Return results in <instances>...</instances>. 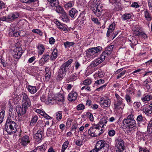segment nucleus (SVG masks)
<instances>
[{"label":"nucleus","instance_id":"nucleus-1","mask_svg":"<svg viewBox=\"0 0 152 152\" xmlns=\"http://www.w3.org/2000/svg\"><path fill=\"white\" fill-rule=\"evenodd\" d=\"M4 130L8 134L11 135L15 134L17 130L16 123L8 118L5 125Z\"/></svg>","mask_w":152,"mask_h":152},{"label":"nucleus","instance_id":"nucleus-2","mask_svg":"<svg viewBox=\"0 0 152 152\" xmlns=\"http://www.w3.org/2000/svg\"><path fill=\"white\" fill-rule=\"evenodd\" d=\"M101 126L97 124L94 125L88 130V134L93 137L99 136L103 133Z\"/></svg>","mask_w":152,"mask_h":152},{"label":"nucleus","instance_id":"nucleus-3","mask_svg":"<svg viewBox=\"0 0 152 152\" xmlns=\"http://www.w3.org/2000/svg\"><path fill=\"white\" fill-rule=\"evenodd\" d=\"M73 59H71L67 61L63 64L59 69L58 77L62 79L66 75V72L69 69L68 66L73 61Z\"/></svg>","mask_w":152,"mask_h":152},{"label":"nucleus","instance_id":"nucleus-4","mask_svg":"<svg viewBox=\"0 0 152 152\" xmlns=\"http://www.w3.org/2000/svg\"><path fill=\"white\" fill-rule=\"evenodd\" d=\"M123 124L127 128L126 132L128 134H131L132 131H135L136 129V124L135 120L123 121Z\"/></svg>","mask_w":152,"mask_h":152},{"label":"nucleus","instance_id":"nucleus-5","mask_svg":"<svg viewBox=\"0 0 152 152\" xmlns=\"http://www.w3.org/2000/svg\"><path fill=\"white\" fill-rule=\"evenodd\" d=\"M97 1V0H94V4H92L91 8L93 12L96 16L99 17L102 15L103 10L100 5V3L96 2Z\"/></svg>","mask_w":152,"mask_h":152},{"label":"nucleus","instance_id":"nucleus-6","mask_svg":"<svg viewBox=\"0 0 152 152\" xmlns=\"http://www.w3.org/2000/svg\"><path fill=\"white\" fill-rule=\"evenodd\" d=\"M23 33H24L23 31H21L19 32L16 29L15 27L14 26H11L9 30V34L10 37H17L19 36L27 37L28 35L26 33H25L24 35H23L22 34Z\"/></svg>","mask_w":152,"mask_h":152},{"label":"nucleus","instance_id":"nucleus-7","mask_svg":"<svg viewBox=\"0 0 152 152\" xmlns=\"http://www.w3.org/2000/svg\"><path fill=\"white\" fill-rule=\"evenodd\" d=\"M105 58L109 59V58L106 56V54L102 52L99 57L92 62L90 66L92 67L97 66L103 61Z\"/></svg>","mask_w":152,"mask_h":152},{"label":"nucleus","instance_id":"nucleus-8","mask_svg":"<svg viewBox=\"0 0 152 152\" xmlns=\"http://www.w3.org/2000/svg\"><path fill=\"white\" fill-rule=\"evenodd\" d=\"M102 49V47L100 46L90 48L88 50V52H86V55L87 57H89L90 56L96 54L100 53Z\"/></svg>","mask_w":152,"mask_h":152},{"label":"nucleus","instance_id":"nucleus-9","mask_svg":"<svg viewBox=\"0 0 152 152\" xmlns=\"http://www.w3.org/2000/svg\"><path fill=\"white\" fill-rule=\"evenodd\" d=\"M106 145L105 142L104 140H100L96 143L95 148L89 152H98Z\"/></svg>","mask_w":152,"mask_h":152},{"label":"nucleus","instance_id":"nucleus-10","mask_svg":"<svg viewBox=\"0 0 152 152\" xmlns=\"http://www.w3.org/2000/svg\"><path fill=\"white\" fill-rule=\"evenodd\" d=\"M22 106L28 109L31 105V101L28 95L25 93L22 94Z\"/></svg>","mask_w":152,"mask_h":152},{"label":"nucleus","instance_id":"nucleus-11","mask_svg":"<svg viewBox=\"0 0 152 152\" xmlns=\"http://www.w3.org/2000/svg\"><path fill=\"white\" fill-rule=\"evenodd\" d=\"M44 129L43 128L40 129L38 130L37 133L34 135V137L37 142H40L44 136Z\"/></svg>","mask_w":152,"mask_h":152},{"label":"nucleus","instance_id":"nucleus-12","mask_svg":"<svg viewBox=\"0 0 152 152\" xmlns=\"http://www.w3.org/2000/svg\"><path fill=\"white\" fill-rule=\"evenodd\" d=\"M99 103L102 107L105 108L110 106L111 101L110 99H109L102 98L99 101Z\"/></svg>","mask_w":152,"mask_h":152},{"label":"nucleus","instance_id":"nucleus-13","mask_svg":"<svg viewBox=\"0 0 152 152\" xmlns=\"http://www.w3.org/2000/svg\"><path fill=\"white\" fill-rule=\"evenodd\" d=\"M23 53L22 49L20 47H17L14 50L12 55L13 57L17 59H19Z\"/></svg>","mask_w":152,"mask_h":152},{"label":"nucleus","instance_id":"nucleus-14","mask_svg":"<svg viewBox=\"0 0 152 152\" xmlns=\"http://www.w3.org/2000/svg\"><path fill=\"white\" fill-rule=\"evenodd\" d=\"M115 147L116 148H124V141L120 137L116 138L115 140Z\"/></svg>","mask_w":152,"mask_h":152},{"label":"nucleus","instance_id":"nucleus-15","mask_svg":"<svg viewBox=\"0 0 152 152\" xmlns=\"http://www.w3.org/2000/svg\"><path fill=\"white\" fill-rule=\"evenodd\" d=\"M50 58L48 54L46 53L42 56V58L39 60V63L41 65H42L48 62Z\"/></svg>","mask_w":152,"mask_h":152},{"label":"nucleus","instance_id":"nucleus-16","mask_svg":"<svg viewBox=\"0 0 152 152\" xmlns=\"http://www.w3.org/2000/svg\"><path fill=\"white\" fill-rule=\"evenodd\" d=\"M56 102L58 104L63 102L64 101V97L62 94L59 93L57 94L55 96Z\"/></svg>","mask_w":152,"mask_h":152},{"label":"nucleus","instance_id":"nucleus-17","mask_svg":"<svg viewBox=\"0 0 152 152\" xmlns=\"http://www.w3.org/2000/svg\"><path fill=\"white\" fill-rule=\"evenodd\" d=\"M125 106V104L123 103V101H115L114 106L115 109L119 110L123 109Z\"/></svg>","mask_w":152,"mask_h":152},{"label":"nucleus","instance_id":"nucleus-18","mask_svg":"<svg viewBox=\"0 0 152 152\" xmlns=\"http://www.w3.org/2000/svg\"><path fill=\"white\" fill-rule=\"evenodd\" d=\"M28 109L26 107H24L22 106V107L20 106L17 107L16 108V110L17 113L18 114L19 118H20V115L21 116L22 115L24 114Z\"/></svg>","mask_w":152,"mask_h":152},{"label":"nucleus","instance_id":"nucleus-19","mask_svg":"<svg viewBox=\"0 0 152 152\" xmlns=\"http://www.w3.org/2000/svg\"><path fill=\"white\" fill-rule=\"evenodd\" d=\"M114 46L113 45H110L106 48L105 50L103 52L104 54H106V56L109 57V58H110V56L112 52V50Z\"/></svg>","mask_w":152,"mask_h":152},{"label":"nucleus","instance_id":"nucleus-20","mask_svg":"<svg viewBox=\"0 0 152 152\" xmlns=\"http://www.w3.org/2000/svg\"><path fill=\"white\" fill-rule=\"evenodd\" d=\"M77 94L75 92L72 91L68 96V99L70 101H75L77 99Z\"/></svg>","mask_w":152,"mask_h":152},{"label":"nucleus","instance_id":"nucleus-21","mask_svg":"<svg viewBox=\"0 0 152 152\" xmlns=\"http://www.w3.org/2000/svg\"><path fill=\"white\" fill-rule=\"evenodd\" d=\"M29 137L27 135H25L21 139L20 144L23 146L26 145L29 142L28 140Z\"/></svg>","mask_w":152,"mask_h":152},{"label":"nucleus","instance_id":"nucleus-22","mask_svg":"<svg viewBox=\"0 0 152 152\" xmlns=\"http://www.w3.org/2000/svg\"><path fill=\"white\" fill-rule=\"evenodd\" d=\"M37 48L38 52L39 55H41L43 53L45 48L44 46L42 44L38 43L37 45Z\"/></svg>","mask_w":152,"mask_h":152},{"label":"nucleus","instance_id":"nucleus-23","mask_svg":"<svg viewBox=\"0 0 152 152\" xmlns=\"http://www.w3.org/2000/svg\"><path fill=\"white\" fill-rule=\"evenodd\" d=\"M27 88L28 91L32 94H35L37 91L36 87L35 86L29 85Z\"/></svg>","mask_w":152,"mask_h":152},{"label":"nucleus","instance_id":"nucleus-24","mask_svg":"<svg viewBox=\"0 0 152 152\" xmlns=\"http://www.w3.org/2000/svg\"><path fill=\"white\" fill-rule=\"evenodd\" d=\"M115 23H112L110 24L108 29V31L107 33V36L109 37L111 33H112L115 28Z\"/></svg>","mask_w":152,"mask_h":152},{"label":"nucleus","instance_id":"nucleus-25","mask_svg":"<svg viewBox=\"0 0 152 152\" xmlns=\"http://www.w3.org/2000/svg\"><path fill=\"white\" fill-rule=\"evenodd\" d=\"M46 144H44L41 146L37 147L35 149V150H37L38 151H40L41 152H44L46 149Z\"/></svg>","mask_w":152,"mask_h":152},{"label":"nucleus","instance_id":"nucleus-26","mask_svg":"<svg viewBox=\"0 0 152 152\" xmlns=\"http://www.w3.org/2000/svg\"><path fill=\"white\" fill-rule=\"evenodd\" d=\"M145 17L146 20L148 21H150L152 20V18L150 14L147 10H145L144 12Z\"/></svg>","mask_w":152,"mask_h":152},{"label":"nucleus","instance_id":"nucleus-27","mask_svg":"<svg viewBox=\"0 0 152 152\" xmlns=\"http://www.w3.org/2000/svg\"><path fill=\"white\" fill-rule=\"evenodd\" d=\"M107 118L105 117L102 118L99 124H97L101 126V127L102 128V127H103L104 125L107 123Z\"/></svg>","mask_w":152,"mask_h":152},{"label":"nucleus","instance_id":"nucleus-28","mask_svg":"<svg viewBox=\"0 0 152 152\" xmlns=\"http://www.w3.org/2000/svg\"><path fill=\"white\" fill-rule=\"evenodd\" d=\"M104 76L103 72H102L101 70H99L97 72H96L94 75V78L96 79L99 77L101 78Z\"/></svg>","mask_w":152,"mask_h":152},{"label":"nucleus","instance_id":"nucleus-29","mask_svg":"<svg viewBox=\"0 0 152 152\" xmlns=\"http://www.w3.org/2000/svg\"><path fill=\"white\" fill-rule=\"evenodd\" d=\"M92 83L91 79L88 77L83 81V83L81 84V86H82L83 85L88 86L91 84Z\"/></svg>","mask_w":152,"mask_h":152},{"label":"nucleus","instance_id":"nucleus-30","mask_svg":"<svg viewBox=\"0 0 152 152\" xmlns=\"http://www.w3.org/2000/svg\"><path fill=\"white\" fill-rule=\"evenodd\" d=\"M47 1L52 7H55L59 4L58 0H47Z\"/></svg>","mask_w":152,"mask_h":152},{"label":"nucleus","instance_id":"nucleus-31","mask_svg":"<svg viewBox=\"0 0 152 152\" xmlns=\"http://www.w3.org/2000/svg\"><path fill=\"white\" fill-rule=\"evenodd\" d=\"M132 15V13H126L122 15V19L124 20L129 19L131 18Z\"/></svg>","mask_w":152,"mask_h":152},{"label":"nucleus","instance_id":"nucleus-32","mask_svg":"<svg viewBox=\"0 0 152 152\" xmlns=\"http://www.w3.org/2000/svg\"><path fill=\"white\" fill-rule=\"evenodd\" d=\"M58 51L56 48L54 49L53 52L52 53L50 59L51 60H53L56 59L57 56Z\"/></svg>","mask_w":152,"mask_h":152},{"label":"nucleus","instance_id":"nucleus-33","mask_svg":"<svg viewBox=\"0 0 152 152\" xmlns=\"http://www.w3.org/2000/svg\"><path fill=\"white\" fill-rule=\"evenodd\" d=\"M77 11L75 8H72L69 11V15L72 18H73L76 15Z\"/></svg>","mask_w":152,"mask_h":152},{"label":"nucleus","instance_id":"nucleus-34","mask_svg":"<svg viewBox=\"0 0 152 152\" xmlns=\"http://www.w3.org/2000/svg\"><path fill=\"white\" fill-rule=\"evenodd\" d=\"M55 7H56V10L58 13H60L62 14L65 12L62 7L59 5H57Z\"/></svg>","mask_w":152,"mask_h":152},{"label":"nucleus","instance_id":"nucleus-35","mask_svg":"<svg viewBox=\"0 0 152 152\" xmlns=\"http://www.w3.org/2000/svg\"><path fill=\"white\" fill-rule=\"evenodd\" d=\"M141 110L147 115H149L152 113V110L149 107H144Z\"/></svg>","mask_w":152,"mask_h":152},{"label":"nucleus","instance_id":"nucleus-36","mask_svg":"<svg viewBox=\"0 0 152 152\" xmlns=\"http://www.w3.org/2000/svg\"><path fill=\"white\" fill-rule=\"evenodd\" d=\"M45 80H46L48 81L49 80L51 77L50 73L49 72V70L48 68L45 69Z\"/></svg>","mask_w":152,"mask_h":152},{"label":"nucleus","instance_id":"nucleus-37","mask_svg":"<svg viewBox=\"0 0 152 152\" xmlns=\"http://www.w3.org/2000/svg\"><path fill=\"white\" fill-rule=\"evenodd\" d=\"M38 118L37 116L35 115L31 119L30 123V125L31 126H34L35 124L36 123Z\"/></svg>","mask_w":152,"mask_h":152},{"label":"nucleus","instance_id":"nucleus-38","mask_svg":"<svg viewBox=\"0 0 152 152\" xmlns=\"http://www.w3.org/2000/svg\"><path fill=\"white\" fill-rule=\"evenodd\" d=\"M69 142L68 141H66L63 144L62 147V149L61 152H64L66 149L68 147L69 145Z\"/></svg>","mask_w":152,"mask_h":152},{"label":"nucleus","instance_id":"nucleus-39","mask_svg":"<svg viewBox=\"0 0 152 152\" xmlns=\"http://www.w3.org/2000/svg\"><path fill=\"white\" fill-rule=\"evenodd\" d=\"M75 44V43L74 42L66 41L64 42V45L66 48L72 46Z\"/></svg>","mask_w":152,"mask_h":152},{"label":"nucleus","instance_id":"nucleus-40","mask_svg":"<svg viewBox=\"0 0 152 152\" xmlns=\"http://www.w3.org/2000/svg\"><path fill=\"white\" fill-rule=\"evenodd\" d=\"M48 102L50 103L51 104H53L56 102L55 99H54L52 96L49 94L48 95Z\"/></svg>","mask_w":152,"mask_h":152},{"label":"nucleus","instance_id":"nucleus-41","mask_svg":"<svg viewBox=\"0 0 152 152\" xmlns=\"http://www.w3.org/2000/svg\"><path fill=\"white\" fill-rule=\"evenodd\" d=\"M61 18L63 20L64 22H67L69 20L68 16L66 12L62 14Z\"/></svg>","mask_w":152,"mask_h":152},{"label":"nucleus","instance_id":"nucleus-42","mask_svg":"<svg viewBox=\"0 0 152 152\" xmlns=\"http://www.w3.org/2000/svg\"><path fill=\"white\" fill-rule=\"evenodd\" d=\"M62 118V113L61 111H59L56 113V119L58 120H61Z\"/></svg>","mask_w":152,"mask_h":152},{"label":"nucleus","instance_id":"nucleus-43","mask_svg":"<svg viewBox=\"0 0 152 152\" xmlns=\"http://www.w3.org/2000/svg\"><path fill=\"white\" fill-rule=\"evenodd\" d=\"M149 81L147 79H146L145 81V86L146 88L148 89H150L151 88V86L152 84V83L151 82H149Z\"/></svg>","mask_w":152,"mask_h":152},{"label":"nucleus","instance_id":"nucleus-44","mask_svg":"<svg viewBox=\"0 0 152 152\" xmlns=\"http://www.w3.org/2000/svg\"><path fill=\"white\" fill-rule=\"evenodd\" d=\"M125 99L126 100V102L128 104L131 103L132 100L130 95L126 94L125 96Z\"/></svg>","mask_w":152,"mask_h":152},{"label":"nucleus","instance_id":"nucleus-45","mask_svg":"<svg viewBox=\"0 0 152 152\" xmlns=\"http://www.w3.org/2000/svg\"><path fill=\"white\" fill-rule=\"evenodd\" d=\"M151 97L150 95H147L145 96V97H142L141 98L142 100L144 102L146 101H148L151 100Z\"/></svg>","mask_w":152,"mask_h":152},{"label":"nucleus","instance_id":"nucleus-46","mask_svg":"<svg viewBox=\"0 0 152 152\" xmlns=\"http://www.w3.org/2000/svg\"><path fill=\"white\" fill-rule=\"evenodd\" d=\"M96 79L97 80L95 81V83L96 84V85L102 84L104 83V80L102 79H98V78H96Z\"/></svg>","mask_w":152,"mask_h":152},{"label":"nucleus","instance_id":"nucleus-47","mask_svg":"<svg viewBox=\"0 0 152 152\" xmlns=\"http://www.w3.org/2000/svg\"><path fill=\"white\" fill-rule=\"evenodd\" d=\"M86 115L88 117L90 120L91 121H93L94 120V118L92 113L88 112L86 113Z\"/></svg>","mask_w":152,"mask_h":152},{"label":"nucleus","instance_id":"nucleus-48","mask_svg":"<svg viewBox=\"0 0 152 152\" xmlns=\"http://www.w3.org/2000/svg\"><path fill=\"white\" fill-rule=\"evenodd\" d=\"M142 32L139 31L138 28H136L135 29H134V33L135 36H140Z\"/></svg>","mask_w":152,"mask_h":152},{"label":"nucleus","instance_id":"nucleus-49","mask_svg":"<svg viewBox=\"0 0 152 152\" xmlns=\"http://www.w3.org/2000/svg\"><path fill=\"white\" fill-rule=\"evenodd\" d=\"M133 115L131 114L129 115L127 117V118L125 119L124 121H132L134 120L133 118Z\"/></svg>","mask_w":152,"mask_h":152},{"label":"nucleus","instance_id":"nucleus-50","mask_svg":"<svg viewBox=\"0 0 152 152\" xmlns=\"http://www.w3.org/2000/svg\"><path fill=\"white\" fill-rule=\"evenodd\" d=\"M74 4L72 1H69L65 5V7L66 8H70L73 6Z\"/></svg>","mask_w":152,"mask_h":152},{"label":"nucleus","instance_id":"nucleus-51","mask_svg":"<svg viewBox=\"0 0 152 152\" xmlns=\"http://www.w3.org/2000/svg\"><path fill=\"white\" fill-rule=\"evenodd\" d=\"M85 108L84 105L81 104H79L77 106V109L78 110H83Z\"/></svg>","mask_w":152,"mask_h":152},{"label":"nucleus","instance_id":"nucleus-52","mask_svg":"<svg viewBox=\"0 0 152 152\" xmlns=\"http://www.w3.org/2000/svg\"><path fill=\"white\" fill-rule=\"evenodd\" d=\"M139 152H149V151L146 147H140L139 148Z\"/></svg>","mask_w":152,"mask_h":152},{"label":"nucleus","instance_id":"nucleus-53","mask_svg":"<svg viewBox=\"0 0 152 152\" xmlns=\"http://www.w3.org/2000/svg\"><path fill=\"white\" fill-rule=\"evenodd\" d=\"M32 31L33 32L37 34L40 35H42V33L41 31L39 29H33Z\"/></svg>","mask_w":152,"mask_h":152},{"label":"nucleus","instance_id":"nucleus-54","mask_svg":"<svg viewBox=\"0 0 152 152\" xmlns=\"http://www.w3.org/2000/svg\"><path fill=\"white\" fill-rule=\"evenodd\" d=\"M141 105V103L139 102H135L134 103V106L136 109L139 108Z\"/></svg>","mask_w":152,"mask_h":152},{"label":"nucleus","instance_id":"nucleus-55","mask_svg":"<svg viewBox=\"0 0 152 152\" xmlns=\"http://www.w3.org/2000/svg\"><path fill=\"white\" fill-rule=\"evenodd\" d=\"M23 3H28L29 2H34L37 1V0H20Z\"/></svg>","mask_w":152,"mask_h":152},{"label":"nucleus","instance_id":"nucleus-56","mask_svg":"<svg viewBox=\"0 0 152 152\" xmlns=\"http://www.w3.org/2000/svg\"><path fill=\"white\" fill-rule=\"evenodd\" d=\"M91 19L94 23L98 25L100 24V23L98 21V19L97 18L93 17L91 18Z\"/></svg>","mask_w":152,"mask_h":152},{"label":"nucleus","instance_id":"nucleus-57","mask_svg":"<svg viewBox=\"0 0 152 152\" xmlns=\"http://www.w3.org/2000/svg\"><path fill=\"white\" fill-rule=\"evenodd\" d=\"M108 135L110 136H113L115 134V132L114 130H110L109 131Z\"/></svg>","mask_w":152,"mask_h":152},{"label":"nucleus","instance_id":"nucleus-58","mask_svg":"<svg viewBox=\"0 0 152 152\" xmlns=\"http://www.w3.org/2000/svg\"><path fill=\"white\" fill-rule=\"evenodd\" d=\"M107 86L106 84H104V85L101 86L100 87L98 88H97L96 89V91H102L103 90L104 88H105V87H106Z\"/></svg>","mask_w":152,"mask_h":152},{"label":"nucleus","instance_id":"nucleus-59","mask_svg":"<svg viewBox=\"0 0 152 152\" xmlns=\"http://www.w3.org/2000/svg\"><path fill=\"white\" fill-rule=\"evenodd\" d=\"M126 72V70H124L120 74H119L117 76V79H118L119 78L125 75Z\"/></svg>","mask_w":152,"mask_h":152},{"label":"nucleus","instance_id":"nucleus-60","mask_svg":"<svg viewBox=\"0 0 152 152\" xmlns=\"http://www.w3.org/2000/svg\"><path fill=\"white\" fill-rule=\"evenodd\" d=\"M77 77L75 75H72L69 77L70 81H72L75 80L77 79Z\"/></svg>","mask_w":152,"mask_h":152},{"label":"nucleus","instance_id":"nucleus-61","mask_svg":"<svg viewBox=\"0 0 152 152\" xmlns=\"http://www.w3.org/2000/svg\"><path fill=\"white\" fill-rule=\"evenodd\" d=\"M115 96L116 98L117 101H123L124 99L121 98L117 93H115Z\"/></svg>","mask_w":152,"mask_h":152},{"label":"nucleus","instance_id":"nucleus-62","mask_svg":"<svg viewBox=\"0 0 152 152\" xmlns=\"http://www.w3.org/2000/svg\"><path fill=\"white\" fill-rule=\"evenodd\" d=\"M84 89H85L86 91H91L90 87L88 86H83L81 88V89L83 90Z\"/></svg>","mask_w":152,"mask_h":152},{"label":"nucleus","instance_id":"nucleus-63","mask_svg":"<svg viewBox=\"0 0 152 152\" xmlns=\"http://www.w3.org/2000/svg\"><path fill=\"white\" fill-rule=\"evenodd\" d=\"M35 112L39 114H40L42 116H43L45 112V111H42L40 109H37L35 110Z\"/></svg>","mask_w":152,"mask_h":152},{"label":"nucleus","instance_id":"nucleus-64","mask_svg":"<svg viewBox=\"0 0 152 152\" xmlns=\"http://www.w3.org/2000/svg\"><path fill=\"white\" fill-rule=\"evenodd\" d=\"M124 148H116V152H126L124 150Z\"/></svg>","mask_w":152,"mask_h":152}]
</instances>
